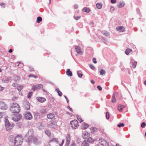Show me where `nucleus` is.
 <instances>
[{
	"label": "nucleus",
	"instance_id": "1",
	"mask_svg": "<svg viewBox=\"0 0 146 146\" xmlns=\"http://www.w3.org/2000/svg\"><path fill=\"white\" fill-rule=\"evenodd\" d=\"M9 138L10 141L14 143V146H21L22 143L23 139L21 135H19L15 137L11 136Z\"/></svg>",
	"mask_w": 146,
	"mask_h": 146
},
{
	"label": "nucleus",
	"instance_id": "2",
	"mask_svg": "<svg viewBox=\"0 0 146 146\" xmlns=\"http://www.w3.org/2000/svg\"><path fill=\"white\" fill-rule=\"evenodd\" d=\"M33 132V129H30L29 130L25 137V139L26 141L29 143L32 141V139L34 137Z\"/></svg>",
	"mask_w": 146,
	"mask_h": 146
},
{
	"label": "nucleus",
	"instance_id": "3",
	"mask_svg": "<svg viewBox=\"0 0 146 146\" xmlns=\"http://www.w3.org/2000/svg\"><path fill=\"white\" fill-rule=\"evenodd\" d=\"M10 110L13 113H18L20 112V109L19 105L16 103H13L11 104Z\"/></svg>",
	"mask_w": 146,
	"mask_h": 146
},
{
	"label": "nucleus",
	"instance_id": "4",
	"mask_svg": "<svg viewBox=\"0 0 146 146\" xmlns=\"http://www.w3.org/2000/svg\"><path fill=\"white\" fill-rule=\"evenodd\" d=\"M5 126L6 127V130L7 131H10L15 125L13 123L11 124L7 119H5Z\"/></svg>",
	"mask_w": 146,
	"mask_h": 146
},
{
	"label": "nucleus",
	"instance_id": "5",
	"mask_svg": "<svg viewBox=\"0 0 146 146\" xmlns=\"http://www.w3.org/2000/svg\"><path fill=\"white\" fill-rule=\"evenodd\" d=\"M70 123L73 129H76L78 126V122L77 120H74L70 121Z\"/></svg>",
	"mask_w": 146,
	"mask_h": 146
},
{
	"label": "nucleus",
	"instance_id": "6",
	"mask_svg": "<svg viewBox=\"0 0 146 146\" xmlns=\"http://www.w3.org/2000/svg\"><path fill=\"white\" fill-rule=\"evenodd\" d=\"M99 144L102 146H109L108 143L103 139H100L99 140Z\"/></svg>",
	"mask_w": 146,
	"mask_h": 146
},
{
	"label": "nucleus",
	"instance_id": "7",
	"mask_svg": "<svg viewBox=\"0 0 146 146\" xmlns=\"http://www.w3.org/2000/svg\"><path fill=\"white\" fill-rule=\"evenodd\" d=\"M22 116L19 114H17L13 115L12 119L14 121H18L21 118Z\"/></svg>",
	"mask_w": 146,
	"mask_h": 146
},
{
	"label": "nucleus",
	"instance_id": "8",
	"mask_svg": "<svg viewBox=\"0 0 146 146\" xmlns=\"http://www.w3.org/2000/svg\"><path fill=\"white\" fill-rule=\"evenodd\" d=\"M50 143L51 142H55L57 144L59 145V146H62L64 142V140L63 139L62 140V143L61 144H60L59 143V141L57 139L55 138H53L51 139L50 141Z\"/></svg>",
	"mask_w": 146,
	"mask_h": 146
},
{
	"label": "nucleus",
	"instance_id": "9",
	"mask_svg": "<svg viewBox=\"0 0 146 146\" xmlns=\"http://www.w3.org/2000/svg\"><path fill=\"white\" fill-rule=\"evenodd\" d=\"M8 108L6 104L3 101H0V109L3 110H6Z\"/></svg>",
	"mask_w": 146,
	"mask_h": 146
},
{
	"label": "nucleus",
	"instance_id": "10",
	"mask_svg": "<svg viewBox=\"0 0 146 146\" xmlns=\"http://www.w3.org/2000/svg\"><path fill=\"white\" fill-rule=\"evenodd\" d=\"M137 62L134 60L133 58H131L130 63V65L131 68H135L137 65Z\"/></svg>",
	"mask_w": 146,
	"mask_h": 146
},
{
	"label": "nucleus",
	"instance_id": "11",
	"mask_svg": "<svg viewBox=\"0 0 146 146\" xmlns=\"http://www.w3.org/2000/svg\"><path fill=\"white\" fill-rule=\"evenodd\" d=\"M24 106L27 110H28L30 109V105L29 102L27 101H25L23 103Z\"/></svg>",
	"mask_w": 146,
	"mask_h": 146
},
{
	"label": "nucleus",
	"instance_id": "12",
	"mask_svg": "<svg viewBox=\"0 0 146 146\" xmlns=\"http://www.w3.org/2000/svg\"><path fill=\"white\" fill-rule=\"evenodd\" d=\"M25 117L26 119L29 120L32 119V117L31 113L29 112L25 113Z\"/></svg>",
	"mask_w": 146,
	"mask_h": 146
},
{
	"label": "nucleus",
	"instance_id": "13",
	"mask_svg": "<svg viewBox=\"0 0 146 146\" xmlns=\"http://www.w3.org/2000/svg\"><path fill=\"white\" fill-rule=\"evenodd\" d=\"M12 80L11 77H5L2 80V82L3 83H7L11 82Z\"/></svg>",
	"mask_w": 146,
	"mask_h": 146
},
{
	"label": "nucleus",
	"instance_id": "14",
	"mask_svg": "<svg viewBox=\"0 0 146 146\" xmlns=\"http://www.w3.org/2000/svg\"><path fill=\"white\" fill-rule=\"evenodd\" d=\"M57 125L55 123L51 122L50 123L48 124V127L52 128H56L57 127Z\"/></svg>",
	"mask_w": 146,
	"mask_h": 146
},
{
	"label": "nucleus",
	"instance_id": "15",
	"mask_svg": "<svg viewBox=\"0 0 146 146\" xmlns=\"http://www.w3.org/2000/svg\"><path fill=\"white\" fill-rule=\"evenodd\" d=\"M36 99L38 102L41 103H43L46 100V99L44 97H38Z\"/></svg>",
	"mask_w": 146,
	"mask_h": 146
},
{
	"label": "nucleus",
	"instance_id": "16",
	"mask_svg": "<svg viewBox=\"0 0 146 146\" xmlns=\"http://www.w3.org/2000/svg\"><path fill=\"white\" fill-rule=\"evenodd\" d=\"M116 30L120 32H123L125 31V29L123 26H119L116 28Z\"/></svg>",
	"mask_w": 146,
	"mask_h": 146
},
{
	"label": "nucleus",
	"instance_id": "17",
	"mask_svg": "<svg viewBox=\"0 0 146 146\" xmlns=\"http://www.w3.org/2000/svg\"><path fill=\"white\" fill-rule=\"evenodd\" d=\"M75 49L77 52L80 54H82V51H81V49L80 47L78 46H76L75 47Z\"/></svg>",
	"mask_w": 146,
	"mask_h": 146
},
{
	"label": "nucleus",
	"instance_id": "18",
	"mask_svg": "<svg viewBox=\"0 0 146 146\" xmlns=\"http://www.w3.org/2000/svg\"><path fill=\"white\" fill-rule=\"evenodd\" d=\"M89 136V134L88 132L85 131L83 132L82 134V137L84 139L86 138L87 137Z\"/></svg>",
	"mask_w": 146,
	"mask_h": 146
},
{
	"label": "nucleus",
	"instance_id": "19",
	"mask_svg": "<svg viewBox=\"0 0 146 146\" xmlns=\"http://www.w3.org/2000/svg\"><path fill=\"white\" fill-rule=\"evenodd\" d=\"M88 126L89 125L88 124L84 123L81 126V128L82 129H85L88 128Z\"/></svg>",
	"mask_w": 146,
	"mask_h": 146
},
{
	"label": "nucleus",
	"instance_id": "20",
	"mask_svg": "<svg viewBox=\"0 0 146 146\" xmlns=\"http://www.w3.org/2000/svg\"><path fill=\"white\" fill-rule=\"evenodd\" d=\"M6 117V114L5 112H0V119L2 118H5Z\"/></svg>",
	"mask_w": 146,
	"mask_h": 146
},
{
	"label": "nucleus",
	"instance_id": "21",
	"mask_svg": "<svg viewBox=\"0 0 146 146\" xmlns=\"http://www.w3.org/2000/svg\"><path fill=\"white\" fill-rule=\"evenodd\" d=\"M55 117V115L53 113H50L48 114L47 115V118L48 119H52Z\"/></svg>",
	"mask_w": 146,
	"mask_h": 146
},
{
	"label": "nucleus",
	"instance_id": "22",
	"mask_svg": "<svg viewBox=\"0 0 146 146\" xmlns=\"http://www.w3.org/2000/svg\"><path fill=\"white\" fill-rule=\"evenodd\" d=\"M94 140H93L92 138L91 137H89L87 140V141L89 144L90 143H93L94 142Z\"/></svg>",
	"mask_w": 146,
	"mask_h": 146
},
{
	"label": "nucleus",
	"instance_id": "23",
	"mask_svg": "<svg viewBox=\"0 0 146 146\" xmlns=\"http://www.w3.org/2000/svg\"><path fill=\"white\" fill-rule=\"evenodd\" d=\"M66 74L68 76H72V72L70 71V69H68L66 71Z\"/></svg>",
	"mask_w": 146,
	"mask_h": 146
},
{
	"label": "nucleus",
	"instance_id": "24",
	"mask_svg": "<svg viewBox=\"0 0 146 146\" xmlns=\"http://www.w3.org/2000/svg\"><path fill=\"white\" fill-rule=\"evenodd\" d=\"M124 5V3L123 1H120L119 4L117 5L119 8H121L123 7Z\"/></svg>",
	"mask_w": 146,
	"mask_h": 146
},
{
	"label": "nucleus",
	"instance_id": "25",
	"mask_svg": "<svg viewBox=\"0 0 146 146\" xmlns=\"http://www.w3.org/2000/svg\"><path fill=\"white\" fill-rule=\"evenodd\" d=\"M33 141L31 142H33L34 144H38V139L36 137H33Z\"/></svg>",
	"mask_w": 146,
	"mask_h": 146
},
{
	"label": "nucleus",
	"instance_id": "26",
	"mask_svg": "<svg viewBox=\"0 0 146 146\" xmlns=\"http://www.w3.org/2000/svg\"><path fill=\"white\" fill-rule=\"evenodd\" d=\"M89 144L88 143L87 141V140H85L84 141L82 144V146H89Z\"/></svg>",
	"mask_w": 146,
	"mask_h": 146
},
{
	"label": "nucleus",
	"instance_id": "27",
	"mask_svg": "<svg viewBox=\"0 0 146 146\" xmlns=\"http://www.w3.org/2000/svg\"><path fill=\"white\" fill-rule=\"evenodd\" d=\"M82 11L84 12H86L87 13H89L90 11L89 8L87 7L84 8L82 9Z\"/></svg>",
	"mask_w": 146,
	"mask_h": 146
},
{
	"label": "nucleus",
	"instance_id": "28",
	"mask_svg": "<svg viewBox=\"0 0 146 146\" xmlns=\"http://www.w3.org/2000/svg\"><path fill=\"white\" fill-rule=\"evenodd\" d=\"M66 142H70V135L69 134H68L66 136Z\"/></svg>",
	"mask_w": 146,
	"mask_h": 146
},
{
	"label": "nucleus",
	"instance_id": "29",
	"mask_svg": "<svg viewBox=\"0 0 146 146\" xmlns=\"http://www.w3.org/2000/svg\"><path fill=\"white\" fill-rule=\"evenodd\" d=\"M123 108V106L121 105V104L118 105V109L119 111L120 112H121L122 111Z\"/></svg>",
	"mask_w": 146,
	"mask_h": 146
},
{
	"label": "nucleus",
	"instance_id": "30",
	"mask_svg": "<svg viewBox=\"0 0 146 146\" xmlns=\"http://www.w3.org/2000/svg\"><path fill=\"white\" fill-rule=\"evenodd\" d=\"M77 74L78 76L80 78H81L83 75V74L81 71L79 70L77 71Z\"/></svg>",
	"mask_w": 146,
	"mask_h": 146
},
{
	"label": "nucleus",
	"instance_id": "31",
	"mask_svg": "<svg viewBox=\"0 0 146 146\" xmlns=\"http://www.w3.org/2000/svg\"><path fill=\"white\" fill-rule=\"evenodd\" d=\"M100 74L102 75H103L105 74L106 73V71L105 70L103 69H101L100 72Z\"/></svg>",
	"mask_w": 146,
	"mask_h": 146
},
{
	"label": "nucleus",
	"instance_id": "32",
	"mask_svg": "<svg viewBox=\"0 0 146 146\" xmlns=\"http://www.w3.org/2000/svg\"><path fill=\"white\" fill-rule=\"evenodd\" d=\"M45 133L48 136H49L51 135L50 131L49 130H45Z\"/></svg>",
	"mask_w": 146,
	"mask_h": 146
},
{
	"label": "nucleus",
	"instance_id": "33",
	"mask_svg": "<svg viewBox=\"0 0 146 146\" xmlns=\"http://www.w3.org/2000/svg\"><path fill=\"white\" fill-rule=\"evenodd\" d=\"M42 21V18L40 17H38L37 19L36 22L38 23H40Z\"/></svg>",
	"mask_w": 146,
	"mask_h": 146
},
{
	"label": "nucleus",
	"instance_id": "34",
	"mask_svg": "<svg viewBox=\"0 0 146 146\" xmlns=\"http://www.w3.org/2000/svg\"><path fill=\"white\" fill-rule=\"evenodd\" d=\"M55 90L57 92L59 96H61L62 95V92L59 90L58 89L56 88V89Z\"/></svg>",
	"mask_w": 146,
	"mask_h": 146
},
{
	"label": "nucleus",
	"instance_id": "35",
	"mask_svg": "<svg viewBox=\"0 0 146 146\" xmlns=\"http://www.w3.org/2000/svg\"><path fill=\"white\" fill-rule=\"evenodd\" d=\"M102 33L103 34L106 36H108L109 35V33L107 31H103Z\"/></svg>",
	"mask_w": 146,
	"mask_h": 146
},
{
	"label": "nucleus",
	"instance_id": "36",
	"mask_svg": "<svg viewBox=\"0 0 146 146\" xmlns=\"http://www.w3.org/2000/svg\"><path fill=\"white\" fill-rule=\"evenodd\" d=\"M35 87L36 88V89L38 88H42L43 87V86L41 84H39L38 85H36L35 86Z\"/></svg>",
	"mask_w": 146,
	"mask_h": 146
},
{
	"label": "nucleus",
	"instance_id": "37",
	"mask_svg": "<svg viewBox=\"0 0 146 146\" xmlns=\"http://www.w3.org/2000/svg\"><path fill=\"white\" fill-rule=\"evenodd\" d=\"M97 8L99 9H101L102 7V5L100 3H98L96 5Z\"/></svg>",
	"mask_w": 146,
	"mask_h": 146
},
{
	"label": "nucleus",
	"instance_id": "38",
	"mask_svg": "<svg viewBox=\"0 0 146 146\" xmlns=\"http://www.w3.org/2000/svg\"><path fill=\"white\" fill-rule=\"evenodd\" d=\"M111 102L113 103H114L116 102V100L114 94H113V95L112 96Z\"/></svg>",
	"mask_w": 146,
	"mask_h": 146
},
{
	"label": "nucleus",
	"instance_id": "39",
	"mask_svg": "<svg viewBox=\"0 0 146 146\" xmlns=\"http://www.w3.org/2000/svg\"><path fill=\"white\" fill-rule=\"evenodd\" d=\"M36 126L39 129H41L42 127V124L40 122L36 124Z\"/></svg>",
	"mask_w": 146,
	"mask_h": 146
},
{
	"label": "nucleus",
	"instance_id": "40",
	"mask_svg": "<svg viewBox=\"0 0 146 146\" xmlns=\"http://www.w3.org/2000/svg\"><path fill=\"white\" fill-rule=\"evenodd\" d=\"M106 117L107 119H108L110 117V114L108 111L106 112Z\"/></svg>",
	"mask_w": 146,
	"mask_h": 146
},
{
	"label": "nucleus",
	"instance_id": "41",
	"mask_svg": "<svg viewBox=\"0 0 146 146\" xmlns=\"http://www.w3.org/2000/svg\"><path fill=\"white\" fill-rule=\"evenodd\" d=\"M124 126V124L123 123H121L118 124L117 125V127H123Z\"/></svg>",
	"mask_w": 146,
	"mask_h": 146
},
{
	"label": "nucleus",
	"instance_id": "42",
	"mask_svg": "<svg viewBox=\"0 0 146 146\" xmlns=\"http://www.w3.org/2000/svg\"><path fill=\"white\" fill-rule=\"evenodd\" d=\"M77 118L78 120L80 122H81L83 121L82 118H81V117L79 115H77Z\"/></svg>",
	"mask_w": 146,
	"mask_h": 146
},
{
	"label": "nucleus",
	"instance_id": "43",
	"mask_svg": "<svg viewBox=\"0 0 146 146\" xmlns=\"http://www.w3.org/2000/svg\"><path fill=\"white\" fill-rule=\"evenodd\" d=\"M146 125V123L145 122H143L141 123V126L142 128H143L145 127Z\"/></svg>",
	"mask_w": 146,
	"mask_h": 146
},
{
	"label": "nucleus",
	"instance_id": "44",
	"mask_svg": "<svg viewBox=\"0 0 146 146\" xmlns=\"http://www.w3.org/2000/svg\"><path fill=\"white\" fill-rule=\"evenodd\" d=\"M33 92H30L28 95L27 97L28 98H31V96L32 95Z\"/></svg>",
	"mask_w": 146,
	"mask_h": 146
},
{
	"label": "nucleus",
	"instance_id": "45",
	"mask_svg": "<svg viewBox=\"0 0 146 146\" xmlns=\"http://www.w3.org/2000/svg\"><path fill=\"white\" fill-rule=\"evenodd\" d=\"M17 89L19 91H20L23 88V86H20L18 87Z\"/></svg>",
	"mask_w": 146,
	"mask_h": 146
},
{
	"label": "nucleus",
	"instance_id": "46",
	"mask_svg": "<svg viewBox=\"0 0 146 146\" xmlns=\"http://www.w3.org/2000/svg\"><path fill=\"white\" fill-rule=\"evenodd\" d=\"M136 11L137 13L139 14L140 16L141 13L139 9L138 8H137L136 9Z\"/></svg>",
	"mask_w": 146,
	"mask_h": 146
},
{
	"label": "nucleus",
	"instance_id": "47",
	"mask_svg": "<svg viewBox=\"0 0 146 146\" xmlns=\"http://www.w3.org/2000/svg\"><path fill=\"white\" fill-rule=\"evenodd\" d=\"M29 76V78H30V77H34V78H38L37 76H35V75H33V74H30V75H29V76Z\"/></svg>",
	"mask_w": 146,
	"mask_h": 146
},
{
	"label": "nucleus",
	"instance_id": "48",
	"mask_svg": "<svg viewBox=\"0 0 146 146\" xmlns=\"http://www.w3.org/2000/svg\"><path fill=\"white\" fill-rule=\"evenodd\" d=\"M47 113V110L46 109H44L41 111V113L42 114H46Z\"/></svg>",
	"mask_w": 146,
	"mask_h": 146
},
{
	"label": "nucleus",
	"instance_id": "49",
	"mask_svg": "<svg viewBox=\"0 0 146 146\" xmlns=\"http://www.w3.org/2000/svg\"><path fill=\"white\" fill-rule=\"evenodd\" d=\"M115 10V8L113 6H111L110 7V12H113Z\"/></svg>",
	"mask_w": 146,
	"mask_h": 146
},
{
	"label": "nucleus",
	"instance_id": "50",
	"mask_svg": "<svg viewBox=\"0 0 146 146\" xmlns=\"http://www.w3.org/2000/svg\"><path fill=\"white\" fill-rule=\"evenodd\" d=\"M90 68L93 70H94L96 69L95 67L93 65H90Z\"/></svg>",
	"mask_w": 146,
	"mask_h": 146
},
{
	"label": "nucleus",
	"instance_id": "51",
	"mask_svg": "<svg viewBox=\"0 0 146 146\" xmlns=\"http://www.w3.org/2000/svg\"><path fill=\"white\" fill-rule=\"evenodd\" d=\"M133 52V50L132 49L128 48V54L130 53H132Z\"/></svg>",
	"mask_w": 146,
	"mask_h": 146
},
{
	"label": "nucleus",
	"instance_id": "52",
	"mask_svg": "<svg viewBox=\"0 0 146 146\" xmlns=\"http://www.w3.org/2000/svg\"><path fill=\"white\" fill-rule=\"evenodd\" d=\"M74 19L76 20H78L80 18V16H74Z\"/></svg>",
	"mask_w": 146,
	"mask_h": 146
},
{
	"label": "nucleus",
	"instance_id": "53",
	"mask_svg": "<svg viewBox=\"0 0 146 146\" xmlns=\"http://www.w3.org/2000/svg\"><path fill=\"white\" fill-rule=\"evenodd\" d=\"M130 45H131V47L133 48V49L134 50V51H135V50L134 49V48H135V45L133 44L132 43H131Z\"/></svg>",
	"mask_w": 146,
	"mask_h": 146
},
{
	"label": "nucleus",
	"instance_id": "54",
	"mask_svg": "<svg viewBox=\"0 0 146 146\" xmlns=\"http://www.w3.org/2000/svg\"><path fill=\"white\" fill-rule=\"evenodd\" d=\"M94 63L96 64L97 63V61L96 59L95 58H93L92 59Z\"/></svg>",
	"mask_w": 146,
	"mask_h": 146
},
{
	"label": "nucleus",
	"instance_id": "55",
	"mask_svg": "<svg viewBox=\"0 0 146 146\" xmlns=\"http://www.w3.org/2000/svg\"><path fill=\"white\" fill-rule=\"evenodd\" d=\"M116 0H111V2L112 4H114L116 3Z\"/></svg>",
	"mask_w": 146,
	"mask_h": 146
},
{
	"label": "nucleus",
	"instance_id": "56",
	"mask_svg": "<svg viewBox=\"0 0 146 146\" xmlns=\"http://www.w3.org/2000/svg\"><path fill=\"white\" fill-rule=\"evenodd\" d=\"M98 89L99 90H102V88L100 86H97Z\"/></svg>",
	"mask_w": 146,
	"mask_h": 146
},
{
	"label": "nucleus",
	"instance_id": "57",
	"mask_svg": "<svg viewBox=\"0 0 146 146\" xmlns=\"http://www.w3.org/2000/svg\"><path fill=\"white\" fill-rule=\"evenodd\" d=\"M12 85L13 87H18L17 86V83H13Z\"/></svg>",
	"mask_w": 146,
	"mask_h": 146
},
{
	"label": "nucleus",
	"instance_id": "58",
	"mask_svg": "<svg viewBox=\"0 0 146 146\" xmlns=\"http://www.w3.org/2000/svg\"><path fill=\"white\" fill-rule=\"evenodd\" d=\"M29 71H30L32 72L34 71V69L31 67H29Z\"/></svg>",
	"mask_w": 146,
	"mask_h": 146
},
{
	"label": "nucleus",
	"instance_id": "59",
	"mask_svg": "<svg viewBox=\"0 0 146 146\" xmlns=\"http://www.w3.org/2000/svg\"><path fill=\"white\" fill-rule=\"evenodd\" d=\"M4 87H2L0 85V91H2L4 90Z\"/></svg>",
	"mask_w": 146,
	"mask_h": 146
},
{
	"label": "nucleus",
	"instance_id": "60",
	"mask_svg": "<svg viewBox=\"0 0 146 146\" xmlns=\"http://www.w3.org/2000/svg\"><path fill=\"white\" fill-rule=\"evenodd\" d=\"M32 89L33 90H35L36 89V88L35 87V86H33L32 87Z\"/></svg>",
	"mask_w": 146,
	"mask_h": 146
},
{
	"label": "nucleus",
	"instance_id": "61",
	"mask_svg": "<svg viewBox=\"0 0 146 146\" xmlns=\"http://www.w3.org/2000/svg\"><path fill=\"white\" fill-rule=\"evenodd\" d=\"M0 5L1 6H3V7H5V4L4 3H1L0 4Z\"/></svg>",
	"mask_w": 146,
	"mask_h": 146
},
{
	"label": "nucleus",
	"instance_id": "62",
	"mask_svg": "<svg viewBox=\"0 0 146 146\" xmlns=\"http://www.w3.org/2000/svg\"><path fill=\"white\" fill-rule=\"evenodd\" d=\"M77 142L78 143H80V140L79 139H78L77 140Z\"/></svg>",
	"mask_w": 146,
	"mask_h": 146
},
{
	"label": "nucleus",
	"instance_id": "63",
	"mask_svg": "<svg viewBox=\"0 0 146 146\" xmlns=\"http://www.w3.org/2000/svg\"><path fill=\"white\" fill-rule=\"evenodd\" d=\"M70 142H66L65 146H68Z\"/></svg>",
	"mask_w": 146,
	"mask_h": 146
},
{
	"label": "nucleus",
	"instance_id": "64",
	"mask_svg": "<svg viewBox=\"0 0 146 146\" xmlns=\"http://www.w3.org/2000/svg\"><path fill=\"white\" fill-rule=\"evenodd\" d=\"M76 144L74 143H72V144H71L70 146H75Z\"/></svg>",
	"mask_w": 146,
	"mask_h": 146
}]
</instances>
